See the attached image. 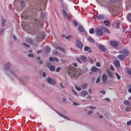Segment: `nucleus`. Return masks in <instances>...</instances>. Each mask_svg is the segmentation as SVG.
I'll return each mask as SVG.
<instances>
[{"mask_svg":"<svg viewBox=\"0 0 131 131\" xmlns=\"http://www.w3.org/2000/svg\"><path fill=\"white\" fill-rule=\"evenodd\" d=\"M104 23L105 24L106 26H108L110 24V23L108 21H104Z\"/></svg>","mask_w":131,"mask_h":131,"instance_id":"nucleus-28","label":"nucleus"},{"mask_svg":"<svg viewBox=\"0 0 131 131\" xmlns=\"http://www.w3.org/2000/svg\"><path fill=\"white\" fill-rule=\"evenodd\" d=\"M114 63L116 67H118L120 66V64L119 61L117 60H115L114 61Z\"/></svg>","mask_w":131,"mask_h":131,"instance_id":"nucleus-13","label":"nucleus"},{"mask_svg":"<svg viewBox=\"0 0 131 131\" xmlns=\"http://www.w3.org/2000/svg\"><path fill=\"white\" fill-rule=\"evenodd\" d=\"M95 32L96 34L99 36H101L103 34L101 30L100 29H96L95 30Z\"/></svg>","mask_w":131,"mask_h":131,"instance_id":"nucleus-8","label":"nucleus"},{"mask_svg":"<svg viewBox=\"0 0 131 131\" xmlns=\"http://www.w3.org/2000/svg\"><path fill=\"white\" fill-rule=\"evenodd\" d=\"M51 51V48L49 47H47L45 49V51L46 52L48 53Z\"/></svg>","mask_w":131,"mask_h":131,"instance_id":"nucleus-23","label":"nucleus"},{"mask_svg":"<svg viewBox=\"0 0 131 131\" xmlns=\"http://www.w3.org/2000/svg\"><path fill=\"white\" fill-rule=\"evenodd\" d=\"M70 36H68L67 37H65V38L66 39H69L70 38Z\"/></svg>","mask_w":131,"mask_h":131,"instance_id":"nucleus-60","label":"nucleus"},{"mask_svg":"<svg viewBox=\"0 0 131 131\" xmlns=\"http://www.w3.org/2000/svg\"><path fill=\"white\" fill-rule=\"evenodd\" d=\"M110 69L112 71H114V69L113 67L112 66H111L110 67Z\"/></svg>","mask_w":131,"mask_h":131,"instance_id":"nucleus-52","label":"nucleus"},{"mask_svg":"<svg viewBox=\"0 0 131 131\" xmlns=\"http://www.w3.org/2000/svg\"><path fill=\"white\" fill-rule=\"evenodd\" d=\"M93 112V111L92 110L88 112V114H90L92 113Z\"/></svg>","mask_w":131,"mask_h":131,"instance_id":"nucleus-56","label":"nucleus"},{"mask_svg":"<svg viewBox=\"0 0 131 131\" xmlns=\"http://www.w3.org/2000/svg\"><path fill=\"white\" fill-rule=\"evenodd\" d=\"M62 13L64 16L68 18V16L67 15V13L64 10V9L62 10Z\"/></svg>","mask_w":131,"mask_h":131,"instance_id":"nucleus-19","label":"nucleus"},{"mask_svg":"<svg viewBox=\"0 0 131 131\" xmlns=\"http://www.w3.org/2000/svg\"><path fill=\"white\" fill-rule=\"evenodd\" d=\"M48 83L51 85H54L56 84V82L54 80L51 78H49L47 79Z\"/></svg>","mask_w":131,"mask_h":131,"instance_id":"nucleus-5","label":"nucleus"},{"mask_svg":"<svg viewBox=\"0 0 131 131\" xmlns=\"http://www.w3.org/2000/svg\"><path fill=\"white\" fill-rule=\"evenodd\" d=\"M75 87L76 89L78 91H80L81 90V88L79 87H78L76 86H75Z\"/></svg>","mask_w":131,"mask_h":131,"instance_id":"nucleus-33","label":"nucleus"},{"mask_svg":"<svg viewBox=\"0 0 131 131\" xmlns=\"http://www.w3.org/2000/svg\"><path fill=\"white\" fill-rule=\"evenodd\" d=\"M58 53V52L56 50H55L53 52V54L55 55H57Z\"/></svg>","mask_w":131,"mask_h":131,"instance_id":"nucleus-42","label":"nucleus"},{"mask_svg":"<svg viewBox=\"0 0 131 131\" xmlns=\"http://www.w3.org/2000/svg\"><path fill=\"white\" fill-rule=\"evenodd\" d=\"M77 60L78 61V62H79L80 63H81V62L80 60L79 59V58H77Z\"/></svg>","mask_w":131,"mask_h":131,"instance_id":"nucleus-57","label":"nucleus"},{"mask_svg":"<svg viewBox=\"0 0 131 131\" xmlns=\"http://www.w3.org/2000/svg\"><path fill=\"white\" fill-rule=\"evenodd\" d=\"M87 97L88 99H91L92 98L91 96L90 95L88 96Z\"/></svg>","mask_w":131,"mask_h":131,"instance_id":"nucleus-54","label":"nucleus"},{"mask_svg":"<svg viewBox=\"0 0 131 131\" xmlns=\"http://www.w3.org/2000/svg\"><path fill=\"white\" fill-rule=\"evenodd\" d=\"M129 109L128 107H126L125 108V110L126 111H127L129 110Z\"/></svg>","mask_w":131,"mask_h":131,"instance_id":"nucleus-61","label":"nucleus"},{"mask_svg":"<svg viewBox=\"0 0 131 131\" xmlns=\"http://www.w3.org/2000/svg\"><path fill=\"white\" fill-rule=\"evenodd\" d=\"M78 30L80 32H82L84 31V28L82 26H78Z\"/></svg>","mask_w":131,"mask_h":131,"instance_id":"nucleus-14","label":"nucleus"},{"mask_svg":"<svg viewBox=\"0 0 131 131\" xmlns=\"http://www.w3.org/2000/svg\"><path fill=\"white\" fill-rule=\"evenodd\" d=\"M73 24L74 25L76 26H77L78 25V23H77V21L75 20H74L73 21Z\"/></svg>","mask_w":131,"mask_h":131,"instance_id":"nucleus-35","label":"nucleus"},{"mask_svg":"<svg viewBox=\"0 0 131 131\" xmlns=\"http://www.w3.org/2000/svg\"><path fill=\"white\" fill-rule=\"evenodd\" d=\"M26 41L31 44H32L33 43L32 40L30 38H28L27 39H26Z\"/></svg>","mask_w":131,"mask_h":131,"instance_id":"nucleus-18","label":"nucleus"},{"mask_svg":"<svg viewBox=\"0 0 131 131\" xmlns=\"http://www.w3.org/2000/svg\"><path fill=\"white\" fill-rule=\"evenodd\" d=\"M127 17L128 21L131 22V14H128Z\"/></svg>","mask_w":131,"mask_h":131,"instance_id":"nucleus-26","label":"nucleus"},{"mask_svg":"<svg viewBox=\"0 0 131 131\" xmlns=\"http://www.w3.org/2000/svg\"><path fill=\"white\" fill-rule=\"evenodd\" d=\"M72 64L75 67H77V64L75 63H72Z\"/></svg>","mask_w":131,"mask_h":131,"instance_id":"nucleus-48","label":"nucleus"},{"mask_svg":"<svg viewBox=\"0 0 131 131\" xmlns=\"http://www.w3.org/2000/svg\"><path fill=\"white\" fill-rule=\"evenodd\" d=\"M127 125H131V121H128L127 122Z\"/></svg>","mask_w":131,"mask_h":131,"instance_id":"nucleus-51","label":"nucleus"},{"mask_svg":"<svg viewBox=\"0 0 131 131\" xmlns=\"http://www.w3.org/2000/svg\"><path fill=\"white\" fill-rule=\"evenodd\" d=\"M88 84L86 83L83 84L82 85V88L83 89H85L87 86Z\"/></svg>","mask_w":131,"mask_h":131,"instance_id":"nucleus-24","label":"nucleus"},{"mask_svg":"<svg viewBox=\"0 0 131 131\" xmlns=\"http://www.w3.org/2000/svg\"><path fill=\"white\" fill-rule=\"evenodd\" d=\"M49 60L50 61H53L54 60V59L53 58L50 57L49 58Z\"/></svg>","mask_w":131,"mask_h":131,"instance_id":"nucleus-45","label":"nucleus"},{"mask_svg":"<svg viewBox=\"0 0 131 131\" xmlns=\"http://www.w3.org/2000/svg\"><path fill=\"white\" fill-rule=\"evenodd\" d=\"M98 70H99V71L100 70V69H99L96 68L94 66L92 67L91 71L93 72H96Z\"/></svg>","mask_w":131,"mask_h":131,"instance_id":"nucleus-17","label":"nucleus"},{"mask_svg":"<svg viewBox=\"0 0 131 131\" xmlns=\"http://www.w3.org/2000/svg\"><path fill=\"white\" fill-rule=\"evenodd\" d=\"M105 100L108 101H110V100L108 98H106L105 99Z\"/></svg>","mask_w":131,"mask_h":131,"instance_id":"nucleus-63","label":"nucleus"},{"mask_svg":"<svg viewBox=\"0 0 131 131\" xmlns=\"http://www.w3.org/2000/svg\"><path fill=\"white\" fill-rule=\"evenodd\" d=\"M28 56V57H34V55L33 54H29Z\"/></svg>","mask_w":131,"mask_h":131,"instance_id":"nucleus-40","label":"nucleus"},{"mask_svg":"<svg viewBox=\"0 0 131 131\" xmlns=\"http://www.w3.org/2000/svg\"><path fill=\"white\" fill-rule=\"evenodd\" d=\"M42 50H38L37 51V53H41L42 52Z\"/></svg>","mask_w":131,"mask_h":131,"instance_id":"nucleus-59","label":"nucleus"},{"mask_svg":"<svg viewBox=\"0 0 131 131\" xmlns=\"http://www.w3.org/2000/svg\"><path fill=\"white\" fill-rule=\"evenodd\" d=\"M72 91L74 95L76 96L78 95L77 93L74 90H72Z\"/></svg>","mask_w":131,"mask_h":131,"instance_id":"nucleus-44","label":"nucleus"},{"mask_svg":"<svg viewBox=\"0 0 131 131\" xmlns=\"http://www.w3.org/2000/svg\"><path fill=\"white\" fill-rule=\"evenodd\" d=\"M20 4L22 7H24L25 6V3L24 1H21L20 2Z\"/></svg>","mask_w":131,"mask_h":131,"instance_id":"nucleus-27","label":"nucleus"},{"mask_svg":"<svg viewBox=\"0 0 131 131\" xmlns=\"http://www.w3.org/2000/svg\"><path fill=\"white\" fill-rule=\"evenodd\" d=\"M100 81V77H99L97 78L96 80V82L97 83H99Z\"/></svg>","mask_w":131,"mask_h":131,"instance_id":"nucleus-43","label":"nucleus"},{"mask_svg":"<svg viewBox=\"0 0 131 131\" xmlns=\"http://www.w3.org/2000/svg\"><path fill=\"white\" fill-rule=\"evenodd\" d=\"M110 44L112 46L115 48L117 47L118 46V43L115 41H111Z\"/></svg>","mask_w":131,"mask_h":131,"instance_id":"nucleus-7","label":"nucleus"},{"mask_svg":"<svg viewBox=\"0 0 131 131\" xmlns=\"http://www.w3.org/2000/svg\"><path fill=\"white\" fill-rule=\"evenodd\" d=\"M89 49V47H85L84 48V50L85 51H88Z\"/></svg>","mask_w":131,"mask_h":131,"instance_id":"nucleus-38","label":"nucleus"},{"mask_svg":"<svg viewBox=\"0 0 131 131\" xmlns=\"http://www.w3.org/2000/svg\"><path fill=\"white\" fill-rule=\"evenodd\" d=\"M127 73L128 74L131 75V69H129L127 71Z\"/></svg>","mask_w":131,"mask_h":131,"instance_id":"nucleus-37","label":"nucleus"},{"mask_svg":"<svg viewBox=\"0 0 131 131\" xmlns=\"http://www.w3.org/2000/svg\"><path fill=\"white\" fill-rule=\"evenodd\" d=\"M89 108L91 109H94L95 108V107H93L92 106H90Z\"/></svg>","mask_w":131,"mask_h":131,"instance_id":"nucleus-58","label":"nucleus"},{"mask_svg":"<svg viewBox=\"0 0 131 131\" xmlns=\"http://www.w3.org/2000/svg\"><path fill=\"white\" fill-rule=\"evenodd\" d=\"M104 16L103 15H99L95 17V20L102 19L104 18Z\"/></svg>","mask_w":131,"mask_h":131,"instance_id":"nucleus-10","label":"nucleus"},{"mask_svg":"<svg viewBox=\"0 0 131 131\" xmlns=\"http://www.w3.org/2000/svg\"><path fill=\"white\" fill-rule=\"evenodd\" d=\"M88 94V92L85 91H83L80 93V95L82 97H84Z\"/></svg>","mask_w":131,"mask_h":131,"instance_id":"nucleus-11","label":"nucleus"},{"mask_svg":"<svg viewBox=\"0 0 131 131\" xmlns=\"http://www.w3.org/2000/svg\"><path fill=\"white\" fill-rule=\"evenodd\" d=\"M118 53L123 54H119L117 56V57L119 58L120 60L122 61L124 60L125 59L126 56L128 54L129 52L128 50L124 49L121 51L119 52Z\"/></svg>","mask_w":131,"mask_h":131,"instance_id":"nucleus-3","label":"nucleus"},{"mask_svg":"<svg viewBox=\"0 0 131 131\" xmlns=\"http://www.w3.org/2000/svg\"><path fill=\"white\" fill-rule=\"evenodd\" d=\"M89 32L91 34H93L94 32V29L93 28H91L89 31Z\"/></svg>","mask_w":131,"mask_h":131,"instance_id":"nucleus-31","label":"nucleus"},{"mask_svg":"<svg viewBox=\"0 0 131 131\" xmlns=\"http://www.w3.org/2000/svg\"><path fill=\"white\" fill-rule=\"evenodd\" d=\"M120 25H119V23L118 22H117L116 23V28H119V26Z\"/></svg>","mask_w":131,"mask_h":131,"instance_id":"nucleus-39","label":"nucleus"},{"mask_svg":"<svg viewBox=\"0 0 131 131\" xmlns=\"http://www.w3.org/2000/svg\"><path fill=\"white\" fill-rule=\"evenodd\" d=\"M108 74L111 78H112L113 77V74L111 72H108Z\"/></svg>","mask_w":131,"mask_h":131,"instance_id":"nucleus-30","label":"nucleus"},{"mask_svg":"<svg viewBox=\"0 0 131 131\" xmlns=\"http://www.w3.org/2000/svg\"><path fill=\"white\" fill-rule=\"evenodd\" d=\"M68 73L69 74V77L71 78H76L81 73L80 71H77L76 69L73 67L69 69Z\"/></svg>","mask_w":131,"mask_h":131,"instance_id":"nucleus-2","label":"nucleus"},{"mask_svg":"<svg viewBox=\"0 0 131 131\" xmlns=\"http://www.w3.org/2000/svg\"><path fill=\"white\" fill-rule=\"evenodd\" d=\"M83 45V44L80 41L78 40L76 41L75 46L76 47H78L80 48L81 49L82 48Z\"/></svg>","mask_w":131,"mask_h":131,"instance_id":"nucleus-6","label":"nucleus"},{"mask_svg":"<svg viewBox=\"0 0 131 131\" xmlns=\"http://www.w3.org/2000/svg\"><path fill=\"white\" fill-rule=\"evenodd\" d=\"M6 22V20L4 19H2V25L3 26H4L5 25V23Z\"/></svg>","mask_w":131,"mask_h":131,"instance_id":"nucleus-29","label":"nucleus"},{"mask_svg":"<svg viewBox=\"0 0 131 131\" xmlns=\"http://www.w3.org/2000/svg\"><path fill=\"white\" fill-rule=\"evenodd\" d=\"M102 80L104 83H107V77L106 75L103 74L102 76Z\"/></svg>","mask_w":131,"mask_h":131,"instance_id":"nucleus-9","label":"nucleus"},{"mask_svg":"<svg viewBox=\"0 0 131 131\" xmlns=\"http://www.w3.org/2000/svg\"><path fill=\"white\" fill-rule=\"evenodd\" d=\"M128 91L129 92L131 93V88H129L128 89Z\"/></svg>","mask_w":131,"mask_h":131,"instance_id":"nucleus-64","label":"nucleus"},{"mask_svg":"<svg viewBox=\"0 0 131 131\" xmlns=\"http://www.w3.org/2000/svg\"><path fill=\"white\" fill-rule=\"evenodd\" d=\"M73 105H74L77 106L79 105V104L75 102H73Z\"/></svg>","mask_w":131,"mask_h":131,"instance_id":"nucleus-49","label":"nucleus"},{"mask_svg":"<svg viewBox=\"0 0 131 131\" xmlns=\"http://www.w3.org/2000/svg\"><path fill=\"white\" fill-rule=\"evenodd\" d=\"M60 85L61 86V88H64V87L63 86V85L62 84V82H60Z\"/></svg>","mask_w":131,"mask_h":131,"instance_id":"nucleus-53","label":"nucleus"},{"mask_svg":"<svg viewBox=\"0 0 131 131\" xmlns=\"http://www.w3.org/2000/svg\"><path fill=\"white\" fill-rule=\"evenodd\" d=\"M124 104L125 105H127L129 104V102L128 101H125L123 102Z\"/></svg>","mask_w":131,"mask_h":131,"instance_id":"nucleus-32","label":"nucleus"},{"mask_svg":"<svg viewBox=\"0 0 131 131\" xmlns=\"http://www.w3.org/2000/svg\"><path fill=\"white\" fill-rule=\"evenodd\" d=\"M60 70V68H57V69L56 71L57 72H58Z\"/></svg>","mask_w":131,"mask_h":131,"instance_id":"nucleus-55","label":"nucleus"},{"mask_svg":"<svg viewBox=\"0 0 131 131\" xmlns=\"http://www.w3.org/2000/svg\"><path fill=\"white\" fill-rule=\"evenodd\" d=\"M100 92L103 95L105 94V92L103 91H100Z\"/></svg>","mask_w":131,"mask_h":131,"instance_id":"nucleus-46","label":"nucleus"},{"mask_svg":"<svg viewBox=\"0 0 131 131\" xmlns=\"http://www.w3.org/2000/svg\"><path fill=\"white\" fill-rule=\"evenodd\" d=\"M103 30L105 32H107L109 34L110 33V31L107 28H104Z\"/></svg>","mask_w":131,"mask_h":131,"instance_id":"nucleus-25","label":"nucleus"},{"mask_svg":"<svg viewBox=\"0 0 131 131\" xmlns=\"http://www.w3.org/2000/svg\"><path fill=\"white\" fill-rule=\"evenodd\" d=\"M54 59V60H55L56 62H58V59L57 58H55Z\"/></svg>","mask_w":131,"mask_h":131,"instance_id":"nucleus-62","label":"nucleus"},{"mask_svg":"<svg viewBox=\"0 0 131 131\" xmlns=\"http://www.w3.org/2000/svg\"><path fill=\"white\" fill-rule=\"evenodd\" d=\"M126 6L127 9L128 10L130 9L131 7V4H128V3H126Z\"/></svg>","mask_w":131,"mask_h":131,"instance_id":"nucleus-20","label":"nucleus"},{"mask_svg":"<svg viewBox=\"0 0 131 131\" xmlns=\"http://www.w3.org/2000/svg\"><path fill=\"white\" fill-rule=\"evenodd\" d=\"M50 64L49 63H48L47 64L48 66L49 67L50 70L51 71H53L55 70V68L54 66L53 65H51L49 67V65Z\"/></svg>","mask_w":131,"mask_h":131,"instance_id":"nucleus-12","label":"nucleus"},{"mask_svg":"<svg viewBox=\"0 0 131 131\" xmlns=\"http://www.w3.org/2000/svg\"><path fill=\"white\" fill-rule=\"evenodd\" d=\"M115 75H116V76L117 77V78L118 79V80L120 79L121 78V77L117 73H115Z\"/></svg>","mask_w":131,"mask_h":131,"instance_id":"nucleus-34","label":"nucleus"},{"mask_svg":"<svg viewBox=\"0 0 131 131\" xmlns=\"http://www.w3.org/2000/svg\"><path fill=\"white\" fill-rule=\"evenodd\" d=\"M97 1H98V2L102 4L103 2L105 1V0H97Z\"/></svg>","mask_w":131,"mask_h":131,"instance_id":"nucleus-36","label":"nucleus"},{"mask_svg":"<svg viewBox=\"0 0 131 131\" xmlns=\"http://www.w3.org/2000/svg\"><path fill=\"white\" fill-rule=\"evenodd\" d=\"M23 45H24L27 48H29V45L25 43H23Z\"/></svg>","mask_w":131,"mask_h":131,"instance_id":"nucleus-41","label":"nucleus"},{"mask_svg":"<svg viewBox=\"0 0 131 131\" xmlns=\"http://www.w3.org/2000/svg\"><path fill=\"white\" fill-rule=\"evenodd\" d=\"M42 76L43 77L45 78L46 77V74L45 72H43L42 73Z\"/></svg>","mask_w":131,"mask_h":131,"instance_id":"nucleus-50","label":"nucleus"},{"mask_svg":"<svg viewBox=\"0 0 131 131\" xmlns=\"http://www.w3.org/2000/svg\"><path fill=\"white\" fill-rule=\"evenodd\" d=\"M81 59L82 61L84 62H86L87 60V59L84 56L82 57H81Z\"/></svg>","mask_w":131,"mask_h":131,"instance_id":"nucleus-22","label":"nucleus"},{"mask_svg":"<svg viewBox=\"0 0 131 131\" xmlns=\"http://www.w3.org/2000/svg\"><path fill=\"white\" fill-rule=\"evenodd\" d=\"M96 65L97 67H100V64L98 62H96Z\"/></svg>","mask_w":131,"mask_h":131,"instance_id":"nucleus-47","label":"nucleus"},{"mask_svg":"<svg viewBox=\"0 0 131 131\" xmlns=\"http://www.w3.org/2000/svg\"><path fill=\"white\" fill-rule=\"evenodd\" d=\"M111 10L112 11L111 13H112V14H114V16L115 15L116 16L117 15L116 14L118 12V11L119 10V8L118 7L116 8V7L115 6L113 7L112 8H111Z\"/></svg>","mask_w":131,"mask_h":131,"instance_id":"nucleus-4","label":"nucleus"},{"mask_svg":"<svg viewBox=\"0 0 131 131\" xmlns=\"http://www.w3.org/2000/svg\"><path fill=\"white\" fill-rule=\"evenodd\" d=\"M56 49L57 50H58L60 51L64 52L65 51L62 48L58 46H56Z\"/></svg>","mask_w":131,"mask_h":131,"instance_id":"nucleus-16","label":"nucleus"},{"mask_svg":"<svg viewBox=\"0 0 131 131\" xmlns=\"http://www.w3.org/2000/svg\"><path fill=\"white\" fill-rule=\"evenodd\" d=\"M10 64L9 63H8L5 64L4 66V69L6 70H8L10 72L12 73L17 79L18 81L20 83L23 84V80L22 78L20 77L18 74V73L16 71H14L13 69L10 68Z\"/></svg>","mask_w":131,"mask_h":131,"instance_id":"nucleus-1","label":"nucleus"},{"mask_svg":"<svg viewBox=\"0 0 131 131\" xmlns=\"http://www.w3.org/2000/svg\"><path fill=\"white\" fill-rule=\"evenodd\" d=\"M99 48L102 51L104 52L105 51V48L103 45H100L99 46Z\"/></svg>","mask_w":131,"mask_h":131,"instance_id":"nucleus-15","label":"nucleus"},{"mask_svg":"<svg viewBox=\"0 0 131 131\" xmlns=\"http://www.w3.org/2000/svg\"><path fill=\"white\" fill-rule=\"evenodd\" d=\"M87 40L93 43L94 42V40L91 37H88L87 38Z\"/></svg>","mask_w":131,"mask_h":131,"instance_id":"nucleus-21","label":"nucleus"}]
</instances>
